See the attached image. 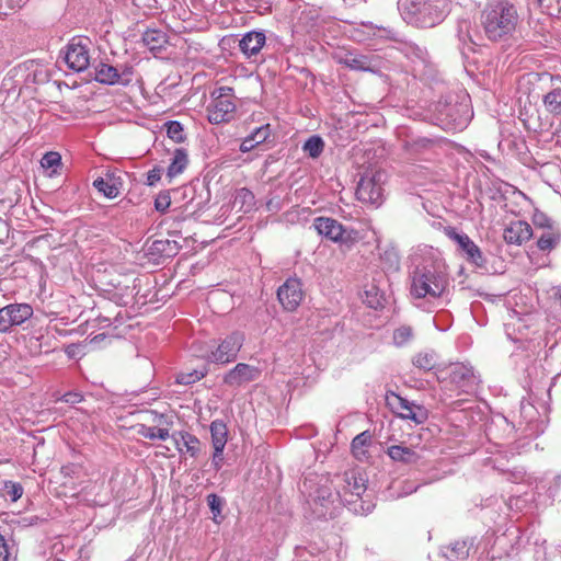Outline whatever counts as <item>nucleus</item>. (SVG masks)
Returning a JSON list of instances; mask_svg holds the SVG:
<instances>
[{
  "mask_svg": "<svg viewBox=\"0 0 561 561\" xmlns=\"http://www.w3.org/2000/svg\"><path fill=\"white\" fill-rule=\"evenodd\" d=\"M434 114L436 124L443 129H463L472 116L469 95L447 93L435 104Z\"/></svg>",
  "mask_w": 561,
  "mask_h": 561,
  "instance_id": "20e7f679",
  "label": "nucleus"
},
{
  "mask_svg": "<svg viewBox=\"0 0 561 561\" xmlns=\"http://www.w3.org/2000/svg\"><path fill=\"white\" fill-rule=\"evenodd\" d=\"M386 403L390 410L403 420H411L415 424H423L428 417V411L415 402L389 391L386 394Z\"/></svg>",
  "mask_w": 561,
  "mask_h": 561,
  "instance_id": "6e6552de",
  "label": "nucleus"
},
{
  "mask_svg": "<svg viewBox=\"0 0 561 561\" xmlns=\"http://www.w3.org/2000/svg\"><path fill=\"white\" fill-rule=\"evenodd\" d=\"M449 377L450 381L463 392L472 391L479 383V379L474 375L473 368L465 364L453 365L450 367Z\"/></svg>",
  "mask_w": 561,
  "mask_h": 561,
  "instance_id": "dca6fc26",
  "label": "nucleus"
},
{
  "mask_svg": "<svg viewBox=\"0 0 561 561\" xmlns=\"http://www.w3.org/2000/svg\"><path fill=\"white\" fill-rule=\"evenodd\" d=\"M180 245L174 240L157 239L149 245V252L152 255L172 257L178 254Z\"/></svg>",
  "mask_w": 561,
  "mask_h": 561,
  "instance_id": "b1692460",
  "label": "nucleus"
},
{
  "mask_svg": "<svg viewBox=\"0 0 561 561\" xmlns=\"http://www.w3.org/2000/svg\"><path fill=\"white\" fill-rule=\"evenodd\" d=\"M533 237L531 226L524 220L512 221L503 232L504 240L510 244L520 245Z\"/></svg>",
  "mask_w": 561,
  "mask_h": 561,
  "instance_id": "a211bd4d",
  "label": "nucleus"
},
{
  "mask_svg": "<svg viewBox=\"0 0 561 561\" xmlns=\"http://www.w3.org/2000/svg\"><path fill=\"white\" fill-rule=\"evenodd\" d=\"M95 80L102 84L114 85L118 84V67L105 62H99L95 66Z\"/></svg>",
  "mask_w": 561,
  "mask_h": 561,
  "instance_id": "393cba45",
  "label": "nucleus"
},
{
  "mask_svg": "<svg viewBox=\"0 0 561 561\" xmlns=\"http://www.w3.org/2000/svg\"><path fill=\"white\" fill-rule=\"evenodd\" d=\"M413 336V330L409 325H401L393 332V342L397 346L407 344Z\"/></svg>",
  "mask_w": 561,
  "mask_h": 561,
  "instance_id": "4c0bfd02",
  "label": "nucleus"
},
{
  "mask_svg": "<svg viewBox=\"0 0 561 561\" xmlns=\"http://www.w3.org/2000/svg\"><path fill=\"white\" fill-rule=\"evenodd\" d=\"M301 493L306 503L317 518L335 517L340 505V491H333L332 482L328 477L309 473L305 477Z\"/></svg>",
  "mask_w": 561,
  "mask_h": 561,
  "instance_id": "f257e3e1",
  "label": "nucleus"
},
{
  "mask_svg": "<svg viewBox=\"0 0 561 561\" xmlns=\"http://www.w3.org/2000/svg\"><path fill=\"white\" fill-rule=\"evenodd\" d=\"M387 455L393 461L402 462L405 465H415L422 459L419 450L403 445H392L388 447Z\"/></svg>",
  "mask_w": 561,
  "mask_h": 561,
  "instance_id": "aec40b11",
  "label": "nucleus"
},
{
  "mask_svg": "<svg viewBox=\"0 0 561 561\" xmlns=\"http://www.w3.org/2000/svg\"><path fill=\"white\" fill-rule=\"evenodd\" d=\"M260 375L261 370L257 367L239 363L224 376V382L229 387L237 388L256 380Z\"/></svg>",
  "mask_w": 561,
  "mask_h": 561,
  "instance_id": "2eb2a0df",
  "label": "nucleus"
},
{
  "mask_svg": "<svg viewBox=\"0 0 561 561\" xmlns=\"http://www.w3.org/2000/svg\"><path fill=\"white\" fill-rule=\"evenodd\" d=\"M12 327H14V325L10 320L8 311H5L4 307L1 308L0 309V333H8Z\"/></svg>",
  "mask_w": 561,
  "mask_h": 561,
  "instance_id": "603ef678",
  "label": "nucleus"
},
{
  "mask_svg": "<svg viewBox=\"0 0 561 561\" xmlns=\"http://www.w3.org/2000/svg\"><path fill=\"white\" fill-rule=\"evenodd\" d=\"M93 186L107 198H115L121 191L122 182L119 178L107 173L104 178L94 180Z\"/></svg>",
  "mask_w": 561,
  "mask_h": 561,
  "instance_id": "412c9836",
  "label": "nucleus"
},
{
  "mask_svg": "<svg viewBox=\"0 0 561 561\" xmlns=\"http://www.w3.org/2000/svg\"><path fill=\"white\" fill-rule=\"evenodd\" d=\"M16 552L14 546H10L5 538L0 534V561H15Z\"/></svg>",
  "mask_w": 561,
  "mask_h": 561,
  "instance_id": "58836bf2",
  "label": "nucleus"
},
{
  "mask_svg": "<svg viewBox=\"0 0 561 561\" xmlns=\"http://www.w3.org/2000/svg\"><path fill=\"white\" fill-rule=\"evenodd\" d=\"M244 336L240 332H232L227 335L216 347L207 355L210 363L228 364L237 358L239 351L243 345Z\"/></svg>",
  "mask_w": 561,
  "mask_h": 561,
  "instance_id": "9d476101",
  "label": "nucleus"
},
{
  "mask_svg": "<svg viewBox=\"0 0 561 561\" xmlns=\"http://www.w3.org/2000/svg\"><path fill=\"white\" fill-rule=\"evenodd\" d=\"M324 149V141L320 136L309 137L302 146V150L310 158L317 159L321 156Z\"/></svg>",
  "mask_w": 561,
  "mask_h": 561,
  "instance_id": "2f4dec72",
  "label": "nucleus"
},
{
  "mask_svg": "<svg viewBox=\"0 0 561 561\" xmlns=\"http://www.w3.org/2000/svg\"><path fill=\"white\" fill-rule=\"evenodd\" d=\"M207 504L213 513L214 519L221 515L224 500L215 493L207 495Z\"/></svg>",
  "mask_w": 561,
  "mask_h": 561,
  "instance_id": "37998d69",
  "label": "nucleus"
},
{
  "mask_svg": "<svg viewBox=\"0 0 561 561\" xmlns=\"http://www.w3.org/2000/svg\"><path fill=\"white\" fill-rule=\"evenodd\" d=\"M271 136V125L265 124L257 128H255L251 134L250 137L256 144V146L265 142Z\"/></svg>",
  "mask_w": 561,
  "mask_h": 561,
  "instance_id": "ea45409f",
  "label": "nucleus"
},
{
  "mask_svg": "<svg viewBox=\"0 0 561 561\" xmlns=\"http://www.w3.org/2000/svg\"><path fill=\"white\" fill-rule=\"evenodd\" d=\"M340 62L353 70H369L367 59L360 55L348 53L340 60Z\"/></svg>",
  "mask_w": 561,
  "mask_h": 561,
  "instance_id": "72a5a7b5",
  "label": "nucleus"
},
{
  "mask_svg": "<svg viewBox=\"0 0 561 561\" xmlns=\"http://www.w3.org/2000/svg\"><path fill=\"white\" fill-rule=\"evenodd\" d=\"M13 325H20L33 314V308L28 304H11L4 307Z\"/></svg>",
  "mask_w": 561,
  "mask_h": 561,
  "instance_id": "a878e982",
  "label": "nucleus"
},
{
  "mask_svg": "<svg viewBox=\"0 0 561 561\" xmlns=\"http://www.w3.org/2000/svg\"><path fill=\"white\" fill-rule=\"evenodd\" d=\"M445 234L457 244L458 251L466 256L467 261L481 267L485 260L480 248L469 238L468 234L459 232L454 227H446L444 229Z\"/></svg>",
  "mask_w": 561,
  "mask_h": 561,
  "instance_id": "f8f14e48",
  "label": "nucleus"
},
{
  "mask_svg": "<svg viewBox=\"0 0 561 561\" xmlns=\"http://www.w3.org/2000/svg\"><path fill=\"white\" fill-rule=\"evenodd\" d=\"M277 298L287 311H295L304 299L302 284L298 278H288L277 289Z\"/></svg>",
  "mask_w": 561,
  "mask_h": 561,
  "instance_id": "4468645a",
  "label": "nucleus"
},
{
  "mask_svg": "<svg viewBox=\"0 0 561 561\" xmlns=\"http://www.w3.org/2000/svg\"><path fill=\"white\" fill-rule=\"evenodd\" d=\"M205 376L204 371L201 370H192L190 373H181L176 377V381L180 385H192L198 380H201Z\"/></svg>",
  "mask_w": 561,
  "mask_h": 561,
  "instance_id": "a19ab883",
  "label": "nucleus"
},
{
  "mask_svg": "<svg viewBox=\"0 0 561 561\" xmlns=\"http://www.w3.org/2000/svg\"><path fill=\"white\" fill-rule=\"evenodd\" d=\"M136 5H144L149 9H157L161 7L160 0H134Z\"/></svg>",
  "mask_w": 561,
  "mask_h": 561,
  "instance_id": "13d9d810",
  "label": "nucleus"
},
{
  "mask_svg": "<svg viewBox=\"0 0 561 561\" xmlns=\"http://www.w3.org/2000/svg\"><path fill=\"white\" fill-rule=\"evenodd\" d=\"M457 35L462 44L472 42L470 34V22L468 20H460L458 22Z\"/></svg>",
  "mask_w": 561,
  "mask_h": 561,
  "instance_id": "c03bdc74",
  "label": "nucleus"
},
{
  "mask_svg": "<svg viewBox=\"0 0 561 561\" xmlns=\"http://www.w3.org/2000/svg\"><path fill=\"white\" fill-rule=\"evenodd\" d=\"M313 227L319 234L331 241L346 244L352 240L351 231L346 230L336 219L317 217L313 220Z\"/></svg>",
  "mask_w": 561,
  "mask_h": 561,
  "instance_id": "ddd939ff",
  "label": "nucleus"
},
{
  "mask_svg": "<svg viewBox=\"0 0 561 561\" xmlns=\"http://www.w3.org/2000/svg\"><path fill=\"white\" fill-rule=\"evenodd\" d=\"M518 14L506 0L490 1L481 13V24L490 41H501L515 31Z\"/></svg>",
  "mask_w": 561,
  "mask_h": 561,
  "instance_id": "f03ea898",
  "label": "nucleus"
},
{
  "mask_svg": "<svg viewBox=\"0 0 561 561\" xmlns=\"http://www.w3.org/2000/svg\"><path fill=\"white\" fill-rule=\"evenodd\" d=\"M560 240L559 231L554 229H546L541 232L537 240V247L540 251H551Z\"/></svg>",
  "mask_w": 561,
  "mask_h": 561,
  "instance_id": "c85d7f7f",
  "label": "nucleus"
},
{
  "mask_svg": "<svg viewBox=\"0 0 561 561\" xmlns=\"http://www.w3.org/2000/svg\"><path fill=\"white\" fill-rule=\"evenodd\" d=\"M473 539L456 540L442 547V554L447 561H463L469 557Z\"/></svg>",
  "mask_w": 561,
  "mask_h": 561,
  "instance_id": "6ab92c4d",
  "label": "nucleus"
},
{
  "mask_svg": "<svg viewBox=\"0 0 561 561\" xmlns=\"http://www.w3.org/2000/svg\"><path fill=\"white\" fill-rule=\"evenodd\" d=\"M533 222L536 228L546 229H554L552 220L547 217L543 213H536L533 218Z\"/></svg>",
  "mask_w": 561,
  "mask_h": 561,
  "instance_id": "09e8293b",
  "label": "nucleus"
},
{
  "mask_svg": "<svg viewBox=\"0 0 561 561\" xmlns=\"http://www.w3.org/2000/svg\"><path fill=\"white\" fill-rule=\"evenodd\" d=\"M266 43V36L263 31H250L239 39L238 47L247 57H256Z\"/></svg>",
  "mask_w": 561,
  "mask_h": 561,
  "instance_id": "f3484780",
  "label": "nucleus"
},
{
  "mask_svg": "<svg viewBox=\"0 0 561 561\" xmlns=\"http://www.w3.org/2000/svg\"><path fill=\"white\" fill-rule=\"evenodd\" d=\"M4 489L12 502H16L23 495V488L20 483L12 481L5 482Z\"/></svg>",
  "mask_w": 561,
  "mask_h": 561,
  "instance_id": "49530a36",
  "label": "nucleus"
},
{
  "mask_svg": "<svg viewBox=\"0 0 561 561\" xmlns=\"http://www.w3.org/2000/svg\"><path fill=\"white\" fill-rule=\"evenodd\" d=\"M59 400L69 404H77L83 400V396L80 392L69 391L65 393Z\"/></svg>",
  "mask_w": 561,
  "mask_h": 561,
  "instance_id": "864d4df0",
  "label": "nucleus"
},
{
  "mask_svg": "<svg viewBox=\"0 0 561 561\" xmlns=\"http://www.w3.org/2000/svg\"><path fill=\"white\" fill-rule=\"evenodd\" d=\"M371 440L370 434L365 431L357 436L352 442V453L358 460H363L367 457V447L369 446Z\"/></svg>",
  "mask_w": 561,
  "mask_h": 561,
  "instance_id": "c756f323",
  "label": "nucleus"
},
{
  "mask_svg": "<svg viewBox=\"0 0 561 561\" xmlns=\"http://www.w3.org/2000/svg\"><path fill=\"white\" fill-rule=\"evenodd\" d=\"M256 147V144L251 139L250 135L247 136L240 144V151L241 152H249L253 150Z\"/></svg>",
  "mask_w": 561,
  "mask_h": 561,
  "instance_id": "4d7b16f0",
  "label": "nucleus"
},
{
  "mask_svg": "<svg viewBox=\"0 0 561 561\" xmlns=\"http://www.w3.org/2000/svg\"><path fill=\"white\" fill-rule=\"evenodd\" d=\"M210 435L214 449L225 448L228 438L227 425L221 420H215L210 423Z\"/></svg>",
  "mask_w": 561,
  "mask_h": 561,
  "instance_id": "bb28decb",
  "label": "nucleus"
},
{
  "mask_svg": "<svg viewBox=\"0 0 561 561\" xmlns=\"http://www.w3.org/2000/svg\"><path fill=\"white\" fill-rule=\"evenodd\" d=\"M387 174L382 170L365 173L356 188L358 201L379 206L383 201V183Z\"/></svg>",
  "mask_w": 561,
  "mask_h": 561,
  "instance_id": "0eeeda50",
  "label": "nucleus"
},
{
  "mask_svg": "<svg viewBox=\"0 0 561 561\" xmlns=\"http://www.w3.org/2000/svg\"><path fill=\"white\" fill-rule=\"evenodd\" d=\"M339 480L340 484L337 491H340L342 503L356 505L357 501L360 500L366 491L365 480L355 471L344 472L343 476L339 477Z\"/></svg>",
  "mask_w": 561,
  "mask_h": 561,
  "instance_id": "9b49d317",
  "label": "nucleus"
},
{
  "mask_svg": "<svg viewBox=\"0 0 561 561\" xmlns=\"http://www.w3.org/2000/svg\"><path fill=\"white\" fill-rule=\"evenodd\" d=\"M173 439L175 442L176 449L182 453L184 449L192 457H196L199 451V440L196 436L187 433V432H179L178 434H173Z\"/></svg>",
  "mask_w": 561,
  "mask_h": 561,
  "instance_id": "5701e85b",
  "label": "nucleus"
},
{
  "mask_svg": "<svg viewBox=\"0 0 561 561\" xmlns=\"http://www.w3.org/2000/svg\"><path fill=\"white\" fill-rule=\"evenodd\" d=\"M141 41L152 53H161L168 45V36L161 30L148 28L144 32Z\"/></svg>",
  "mask_w": 561,
  "mask_h": 561,
  "instance_id": "4be33fe9",
  "label": "nucleus"
},
{
  "mask_svg": "<svg viewBox=\"0 0 561 561\" xmlns=\"http://www.w3.org/2000/svg\"><path fill=\"white\" fill-rule=\"evenodd\" d=\"M61 163V157L58 152H47L43 156L41 164L45 169H54Z\"/></svg>",
  "mask_w": 561,
  "mask_h": 561,
  "instance_id": "a18cd8bd",
  "label": "nucleus"
},
{
  "mask_svg": "<svg viewBox=\"0 0 561 561\" xmlns=\"http://www.w3.org/2000/svg\"><path fill=\"white\" fill-rule=\"evenodd\" d=\"M399 11L403 20L419 27H433L449 13V0H400Z\"/></svg>",
  "mask_w": 561,
  "mask_h": 561,
  "instance_id": "7ed1b4c3",
  "label": "nucleus"
},
{
  "mask_svg": "<svg viewBox=\"0 0 561 561\" xmlns=\"http://www.w3.org/2000/svg\"><path fill=\"white\" fill-rule=\"evenodd\" d=\"M139 434L142 435L145 438H158L161 440H165L170 436L168 428H161L156 426H142V428L139 431Z\"/></svg>",
  "mask_w": 561,
  "mask_h": 561,
  "instance_id": "e433bc0d",
  "label": "nucleus"
},
{
  "mask_svg": "<svg viewBox=\"0 0 561 561\" xmlns=\"http://www.w3.org/2000/svg\"><path fill=\"white\" fill-rule=\"evenodd\" d=\"M364 304H366L369 308L378 309L382 307L383 295L379 291V289L371 285L364 293L363 297Z\"/></svg>",
  "mask_w": 561,
  "mask_h": 561,
  "instance_id": "f704fd0d",
  "label": "nucleus"
},
{
  "mask_svg": "<svg viewBox=\"0 0 561 561\" xmlns=\"http://www.w3.org/2000/svg\"><path fill=\"white\" fill-rule=\"evenodd\" d=\"M167 135L173 141L180 144L185 140V135L183 130V126L181 123L176 121H170L165 124Z\"/></svg>",
  "mask_w": 561,
  "mask_h": 561,
  "instance_id": "c9c22d12",
  "label": "nucleus"
},
{
  "mask_svg": "<svg viewBox=\"0 0 561 561\" xmlns=\"http://www.w3.org/2000/svg\"><path fill=\"white\" fill-rule=\"evenodd\" d=\"M449 285L447 274L438 265L431 263L416 266L411 276V295L416 299L439 298Z\"/></svg>",
  "mask_w": 561,
  "mask_h": 561,
  "instance_id": "39448f33",
  "label": "nucleus"
},
{
  "mask_svg": "<svg viewBox=\"0 0 561 561\" xmlns=\"http://www.w3.org/2000/svg\"><path fill=\"white\" fill-rule=\"evenodd\" d=\"M236 107L233 89L216 88L210 93V102L206 107L207 118L210 124L227 123L232 119Z\"/></svg>",
  "mask_w": 561,
  "mask_h": 561,
  "instance_id": "423d86ee",
  "label": "nucleus"
},
{
  "mask_svg": "<svg viewBox=\"0 0 561 561\" xmlns=\"http://www.w3.org/2000/svg\"><path fill=\"white\" fill-rule=\"evenodd\" d=\"M413 365L424 371H430L437 364V356L434 352H421L413 357Z\"/></svg>",
  "mask_w": 561,
  "mask_h": 561,
  "instance_id": "7c9ffc66",
  "label": "nucleus"
},
{
  "mask_svg": "<svg viewBox=\"0 0 561 561\" xmlns=\"http://www.w3.org/2000/svg\"><path fill=\"white\" fill-rule=\"evenodd\" d=\"M171 204V198L168 192L160 193L154 199V208L160 213H164Z\"/></svg>",
  "mask_w": 561,
  "mask_h": 561,
  "instance_id": "3c124183",
  "label": "nucleus"
},
{
  "mask_svg": "<svg viewBox=\"0 0 561 561\" xmlns=\"http://www.w3.org/2000/svg\"><path fill=\"white\" fill-rule=\"evenodd\" d=\"M434 141L428 138H417L410 144V151L412 153H422L431 150L434 147Z\"/></svg>",
  "mask_w": 561,
  "mask_h": 561,
  "instance_id": "79ce46f5",
  "label": "nucleus"
},
{
  "mask_svg": "<svg viewBox=\"0 0 561 561\" xmlns=\"http://www.w3.org/2000/svg\"><path fill=\"white\" fill-rule=\"evenodd\" d=\"M134 68L129 65H123L118 68V84L128 85L133 81Z\"/></svg>",
  "mask_w": 561,
  "mask_h": 561,
  "instance_id": "8fccbe9b",
  "label": "nucleus"
},
{
  "mask_svg": "<svg viewBox=\"0 0 561 561\" xmlns=\"http://www.w3.org/2000/svg\"><path fill=\"white\" fill-rule=\"evenodd\" d=\"M241 202L242 206H248V208H251L254 205V195L253 193L243 187L238 191L236 196V203Z\"/></svg>",
  "mask_w": 561,
  "mask_h": 561,
  "instance_id": "de8ad7c7",
  "label": "nucleus"
},
{
  "mask_svg": "<svg viewBox=\"0 0 561 561\" xmlns=\"http://www.w3.org/2000/svg\"><path fill=\"white\" fill-rule=\"evenodd\" d=\"M163 169L156 167L147 173V184L154 185L160 181Z\"/></svg>",
  "mask_w": 561,
  "mask_h": 561,
  "instance_id": "5fc2aeb1",
  "label": "nucleus"
},
{
  "mask_svg": "<svg viewBox=\"0 0 561 561\" xmlns=\"http://www.w3.org/2000/svg\"><path fill=\"white\" fill-rule=\"evenodd\" d=\"M89 44L90 41L82 37H73L67 44L64 59L70 69L81 72L89 67Z\"/></svg>",
  "mask_w": 561,
  "mask_h": 561,
  "instance_id": "1a4fd4ad",
  "label": "nucleus"
},
{
  "mask_svg": "<svg viewBox=\"0 0 561 561\" xmlns=\"http://www.w3.org/2000/svg\"><path fill=\"white\" fill-rule=\"evenodd\" d=\"M188 163V154L186 149L176 148L173 152V157L171 159V163L168 167V176L174 178L181 174Z\"/></svg>",
  "mask_w": 561,
  "mask_h": 561,
  "instance_id": "cd10ccee",
  "label": "nucleus"
},
{
  "mask_svg": "<svg viewBox=\"0 0 561 561\" xmlns=\"http://www.w3.org/2000/svg\"><path fill=\"white\" fill-rule=\"evenodd\" d=\"M224 449L225 448H219V451L214 449L211 465L214 466L216 471L219 470L224 463Z\"/></svg>",
  "mask_w": 561,
  "mask_h": 561,
  "instance_id": "6e6d98bb",
  "label": "nucleus"
},
{
  "mask_svg": "<svg viewBox=\"0 0 561 561\" xmlns=\"http://www.w3.org/2000/svg\"><path fill=\"white\" fill-rule=\"evenodd\" d=\"M547 110L556 115L561 114V88L554 89L543 96Z\"/></svg>",
  "mask_w": 561,
  "mask_h": 561,
  "instance_id": "473e14b6",
  "label": "nucleus"
}]
</instances>
